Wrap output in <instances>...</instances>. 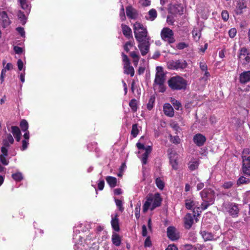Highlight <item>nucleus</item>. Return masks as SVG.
<instances>
[{"mask_svg": "<svg viewBox=\"0 0 250 250\" xmlns=\"http://www.w3.org/2000/svg\"><path fill=\"white\" fill-rule=\"evenodd\" d=\"M106 181L109 186L111 188H114L116 186L117 179L115 177L112 176H107Z\"/></svg>", "mask_w": 250, "mask_h": 250, "instance_id": "29", "label": "nucleus"}, {"mask_svg": "<svg viewBox=\"0 0 250 250\" xmlns=\"http://www.w3.org/2000/svg\"><path fill=\"white\" fill-rule=\"evenodd\" d=\"M144 136L141 137V138L139 140L140 142L136 144V146L139 149L145 150V152L143 154L142 157L141 158V161L143 165H146L147 163V160L148 159V155L152 151V146H148L146 147H145L144 144L143 143H141V142L144 139Z\"/></svg>", "mask_w": 250, "mask_h": 250, "instance_id": "7", "label": "nucleus"}, {"mask_svg": "<svg viewBox=\"0 0 250 250\" xmlns=\"http://www.w3.org/2000/svg\"><path fill=\"white\" fill-rule=\"evenodd\" d=\"M168 86L172 90H185L187 88V81L180 76L171 77L168 81Z\"/></svg>", "mask_w": 250, "mask_h": 250, "instance_id": "4", "label": "nucleus"}, {"mask_svg": "<svg viewBox=\"0 0 250 250\" xmlns=\"http://www.w3.org/2000/svg\"><path fill=\"white\" fill-rule=\"evenodd\" d=\"M149 40L147 39L143 42H138V46L142 56L146 55L149 52L150 46Z\"/></svg>", "mask_w": 250, "mask_h": 250, "instance_id": "15", "label": "nucleus"}, {"mask_svg": "<svg viewBox=\"0 0 250 250\" xmlns=\"http://www.w3.org/2000/svg\"><path fill=\"white\" fill-rule=\"evenodd\" d=\"M205 73L203 75V76L202 77V80L207 81L209 79V77H210V74L207 71H204Z\"/></svg>", "mask_w": 250, "mask_h": 250, "instance_id": "60", "label": "nucleus"}, {"mask_svg": "<svg viewBox=\"0 0 250 250\" xmlns=\"http://www.w3.org/2000/svg\"><path fill=\"white\" fill-rule=\"evenodd\" d=\"M200 68L202 71H206L208 70L207 65L204 62H200Z\"/></svg>", "mask_w": 250, "mask_h": 250, "instance_id": "56", "label": "nucleus"}, {"mask_svg": "<svg viewBox=\"0 0 250 250\" xmlns=\"http://www.w3.org/2000/svg\"><path fill=\"white\" fill-rule=\"evenodd\" d=\"M194 143L198 146H201L204 145L206 141V138L203 135L198 133L195 135L193 137Z\"/></svg>", "mask_w": 250, "mask_h": 250, "instance_id": "19", "label": "nucleus"}, {"mask_svg": "<svg viewBox=\"0 0 250 250\" xmlns=\"http://www.w3.org/2000/svg\"><path fill=\"white\" fill-rule=\"evenodd\" d=\"M200 194L202 200L200 208L205 210L213 204L215 197V192L211 188H205L200 192Z\"/></svg>", "mask_w": 250, "mask_h": 250, "instance_id": "3", "label": "nucleus"}, {"mask_svg": "<svg viewBox=\"0 0 250 250\" xmlns=\"http://www.w3.org/2000/svg\"><path fill=\"white\" fill-rule=\"evenodd\" d=\"M7 156L0 155V161L1 163L4 166H7L9 164V161L6 159Z\"/></svg>", "mask_w": 250, "mask_h": 250, "instance_id": "46", "label": "nucleus"}, {"mask_svg": "<svg viewBox=\"0 0 250 250\" xmlns=\"http://www.w3.org/2000/svg\"><path fill=\"white\" fill-rule=\"evenodd\" d=\"M133 46L132 43L130 42H127L124 45V49L128 52L129 51L130 47Z\"/></svg>", "mask_w": 250, "mask_h": 250, "instance_id": "55", "label": "nucleus"}, {"mask_svg": "<svg viewBox=\"0 0 250 250\" xmlns=\"http://www.w3.org/2000/svg\"><path fill=\"white\" fill-rule=\"evenodd\" d=\"M239 61L243 64L250 62V53L245 47H242L239 50L238 55Z\"/></svg>", "mask_w": 250, "mask_h": 250, "instance_id": "13", "label": "nucleus"}, {"mask_svg": "<svg viewBox=\"0 0 250 250\" xmlns=\"http://www.w3.org/2000/svg\"><path fill=\"white\" fill-rule=\"evenodd\" d=\"M239 81L241 83H246L250 81V71H245L240 74Z\"/></svg>", "mask_w": 250, "mask_h": 250, "instance_id": "22", "label": "nucleus"}, {"mask_svg": "<svg viewBox=\"0 0 250 250\" xmlns=\"http://www.w3.org/2000/svg\"><path fill=\"white\" fill-rule=\"evenodd\" d=\"M20 127L23 131L28 130V124L27 122L25 120H21L20 123Z\"/></svg>", "mask_w": 250, "mask_h": 250, "instance_id": "40", "label": "nucleus"}, {"mask_svg": "<svg viewBox=\"0 0 250 250\" xmlns=\"http://www.w3.org/2000/svg\"><path fill=\"white\" fill-rule=\"evenodd\" d=\"M122 28L123 34L127 38L130 37L132 34V31L130 28L124 24H122Z\"/></svg>", "mask_w": 250, "mask_h": 250, "instance_id": "27", "label": "nucleus"}, {"mask_svg": "<svg viewBox=\"0 0 250 250\" xmlns=\"http://www.w3.org/2000/svg\"><path fill=\"white\" fill-rule=\"evenodd\" d=\"M13 142L14 139L12 136L10 134H9L7 135L6 139L3 141V145L8 147Z\"/></svg>", "mask_w": 250, "mask_h": 250, "instance_id": "30", "label": "nucleus"}, {"mask_svg": "<svg viewBox=\"0 0 250 250\" xmlns=\"http://www.w3.org/2000/svg\"><path fill=\"white\" fill-rule=\"evenodd\" d=\"M139 133V129L137 124H134L132 125V129L131 131V134L132 136L135 138L136 137Z\"/></svg>", "mask_w": 250, "mask_h": 250, "instance_id": "39", "label": "nucleus"}, {"mask_svg": "<svg viewBox=\"0 0 250 250\" xmlns=\"http://www.w3.org/2000/svg\"><path fill=\"white\" fill-rule=\"evenodd\" d=\"M115 201L116 203V205L119 208V210L121 211H123L124 210V208H123L122 201L119 199H115Z\"/></svg>", "mask_w": 250, "mask_h": 250, "instance_id": "50", "label": "nucleus"}, {"mask_svg": "<svg viewBox=\"0 0 250 250\" xmlns=\"http://www.w3.org/2000/svg\"><path fill=\"white\" fill-rule=\"evenodd\" d=\"M170 137V141L175 144H179L180 142V139L179 137L177 136H172V135H169Z\"/></svg>", "mask_w": 250, "mask_h": 250, "instance_id": "44", "label": "nucleus"}, {"mask_svg": "<svg viewBox=\"0 0 250 250\" xmlns=\"http://www.w3.org/2000/svg\"><path fill=\"white\" fill-rule=\"evenodd\" d=\"M167 235L169 239L175 241L179 239V234L176 229L173 227H168L167 229Z\"/></svg>", "mask_w": 250, "mask_h": 250, "instance_id": "16", "label": "nucleus"}, {"mask_svg": "<svg viewBox=\"0 0 250 250\" xmlns=\"http://www.w3.org/2000/svg\"><path fill=\"white\" fill-rule=\"evenodd\" d=\"M222 209L227 211L232 217H236L239 212L237 205L234 203L224 202L222 205Z\"/></svg>", "mask_w": 250, "mask_h": 250, "instance_id": "9", "label": "nucleus"}, {"mask_svg": "<svg viewBox=\"0 0 250 250\" xmlns=\"http://www.w3.org/2000/svg\"><path fill=\"white\" fill-rule=\"evenodd\" d=\"M162 199L160 194L158 193L154 194H149L146 198V201L143 206V211L146 212L149 209L151 210L161 206Z\"/></svg>", "mask_w": 250, "mask_h": 250, "instance_id": "2", "label": "nucleus"}, {"mask_svg": "<svg viewBox=\"0 0 250 250\" xmlns=\"http://www.w3.org/2000/svg\"><path fill=\"white\" fill-rule=\"evenodd\" d=\"M232 185H233V183L231 182H230V181L227 182H225L223 184V187L224 188L229 189L232 187Z\"/></svg>", "mask_w": 250, "mask_h": 250, "instance_id": "59", "label": "nucleus"}, {"mask_svg": "<svg viewBox=\"0 0 250 250\" xmlns=\"http://www.w3.org/2000/svg\"><path fill=\"white\" fill-rule=\"evenodd\" d=\"M135 37L138 42H143L145 40L149 39L147 37L146 28L142 24L136 22L133 26Z\"/></svg>", "mask_w": 250, "mask_h": 250, "instance_id": "6", "label": "nucleus"}, {"mask_svg": "<svg viewBox=\"0 0 250 250\" xmlns=\"http://www.w3.org/2000/svg\"><path fill=\"white\" fill-rule=\"evenodd\" d=\"M104 180H101L98 184V189L100 190H103L104 188Z\"/></svg>", "mask_w": 250, "mask_h": 250, "instance_id": "62", "label": "nucleus"}, {"mask_svg": "<svg viewBox=\"0 0 250 250\" xmlns=\"http://www.w3.org/2000/svg\"><path fill=\"white\" fill-rule=\"evenodd\" d=\"M243 171L248 175H250V157L247 156L244 157L243 160Z\"/></svg>", "mask_w": 250, "mask_h": 250, "instance_id": "18", "label": "nucleus"}, {"mask_svg": "<svg viewBox=\"0 0 250 250\" xmlns=\"http://www.w3.org/2000/svg\"><path fill=\"white\" fill-rule=\"evenodd\" d=\"M8 148L7 146H3L1 148V151L2 154L1 155H3L5 156H7L8 155Z\"/></svg>", "mask_w": 250, "mask_h": 250, "instance_id": "54", "label": "nucleus"}, {"mask_svg": "<svg viewBox=\"0 0 250 250\" xmlns=\"http://www.w3.org/2000/svg\"><path fill=\"white\" fill-rule=\"evenodd\" d=\"M199 164L198 160L190 161L188 163V168L190 170H194L198 168Z\"/></svg>", "mask_w": 250, "mask_h": 250, "instance_id": "31", "label": "nucleus"}, {"mask_svg": "<svg viewBox=\"0 0 250 250\" xmlns=\"http://www.w3.org/2000/svg\"><path fill=\"white\" fill-rule=\"evenodd\" d=\"M237 31L235 28L230 29L229 31V34L230 38H234L236 34Z\"/></svg>", "mask_w": 250, "mask_h": 250, "instance_id": "52", "label": "nucleus"}, {"mask_svg": "<svg viewBox=\"0 0 250 250\" xmlns=\"http://www.w3.org/2000/svg\"><path fill=\"white\" fill-rule=\"evenodd\" d=\"M170 101L176 110L181 109L182 105L178 101L173 98H171Z\"/></svg>", "mask_w": 250, "mask_h": 250, "instance_id": "34", "label": "nucleus"}, {"mask_svg": "<svg viewBox=\"0 0 250 250\" xmlns=\"http://www.w3.org/2000/svg\"><path fill=\"white\" fill-rule=\"evenodd\" d=\"M157 15V13L156 10L152 9L148 12V18H147V19L152 21L156 18Z\"/></svg>", "mask_w": 250, "mask_h": 250, "instance_id": "35", "label": "nucleus"}, {"mask_svg": "<svg viewBox=\"0 0 250 250\" xmlns=\"http://www.w3.org/2000/svg\"><path fill=\"white\" fill-rule=\"evenodd\" d=\"M169 158L170 164L171 165L172 168L175 170H177L178 168V162L177 161L178 156L177 154L175 152L172 150L169 152Z\"/></svg>", "mask_w": 250, "mask_h": 250, "instance_id": "17", "label": "nucleus"}, {"mask_svg": "<svg viewBox=\"0 0 250 250\" xmlns=\"http://www.w3.org/2000/svg\"><path fill=\"white\" fill-rule=\"evenodd\" d=\"M16 30L19 32V33L22 36L24 37L25 35V32L24 31V29L21 27H18L16 28Z\"/></svg>", "mask_w": 250, "mask_h": 250, "instance_id": "64", "label": "nucleus"}, {"mask_svg": "<svg viewBox=\"0 0 250 250\" xmlns=\"http://www.w3.org/2000/svg\"><path fill=\"white\" fill-rule=\"evenodd\" d=\"M14 50L15 52L18 54H21L22 52V48L19 47L18 46H15L14 47Z\"/></svg>", "mask_w": 250, "mask_h": 250, "instance_id": "61", "label": "nucleus"}, {"mask_svg": "<svg viewBox=\"0 0 250 250\" xmlns=\"http://www.w3.org/2000/svg\"><path fill=\"white\" fill-rule=\"evenodd\" d=\"M18 19L20 20L22 24H24L26 22V17L24 13L21 10H19L17 13Z\"/></svg>", "mask_w": 250, "mask_h": 250, "instance_id": "33", "label": "nucleus"}, {"mask_svg": "<svg viewBox=\"0 0 250 250\" xmlns=\"http://www.w3.org/2000/svg\"><path fill=\"white\" fill-rule=\"evenodd\" d=\"M7 71V70L4 67H3V69H2L1 72V74H0L1 83H2L3 82L5 76V73Z\"/></svg>", "mask_w": 250, "mask_h": 250, "instance_id": "58", "label": "nucleus"}, {"mask_svg": "<svg viewBox=\"0 0 250 250\" xmlns=\"http://www.w3.org/2000/svg\"><path fill=\"white\" fill-rule=\"evenodd\" d=\"M185 206L188 209H192L195 213V209H196L197 215H199L203 210L200 208L201 205H200L198 202L195 201L193 198L186 199L185 200Z\"/></svg>", "mask_w": 250, "mask_h": 250, "instance_id": "11", "label": "nucleus"}, {"mask_svg": "<svg viewBox=\"0 0 250 250\" xmlns=\"http://www.w3.org/2000/svg\"><path fill=\"white\" fill-rule=\"evenodd\" d=\"M17 65L19 70L21 71L23 67V63L21 60L19 59L18 60Z\"/></svg>", "mask_w": 250, "mask_h": 250, "instance_id": "63", "label": "nucleus"}, {"mask_svg": "<svg viewBox=\"0 0 250 250\" xmlns=\"http://www.w3.org/2000/svg\"><path fill=\"white\" fill-rule=\"evenodd\" d=\"M201 234L205 241H210L213 239V235L210 232L201 231Z\"/></svg>", "mask_w": 250, "mask_h": 250, "instance_id": "28", "label": "nucleus"}, {"mask_svg": "<svg viewBox=\"0 0 250 250\" xmlns=\"http://www.w3.org/2000/svg\"><path fill=\"white\" fill-rule=\"evenodd\" d=\"M126 13L129 18L135 19L136 17L135 10L131 6H128L126 8Z\"/></svg>", "mask_w": 250, "mask_h": 250, "instance_id": "24", "label": "nucleus"}, {"mask_svg": "<svg viewBox=\"0 0 250 250\" xmlns=\"http://www.w3.org/2000/svg\"><path fill=\"white\" fill-rule=\"evenodd\" d=\"M123 62L125 73L130 75L132 77L134 74V70L132 66L130 65V61L127 56L124 53H122Z\"/></svg>", "mask_w": 250, "mask_h": 250, "instance_id": "12", "label": "nucleus"}, {"mask_svg": "<svg viewBox=\"0 0 250 250\" xmlns=\"http://www.w3.org/2000/svg\"><path fill=\"white\" fill-rule=\"evenodd\" d=\"M192 35L195 40H198L201 36V33L197 29H193Z\"/></svg>", "mask_w": 250, "mask_h": 250, "instance_id": "45", "label": "nucleus"}, {"mask_svg": "<svg viewBox=\"0 0 250 250\" xmlns=\"http://www.w3.org/2000/svg\"><path fill=\"white\" fill-rule=\"evenodd\" d=\"M120 17L121 21H123L125 20V14L124 8L123 5H122L121 9L120 12Z\"/></svg>", "mask_w": 250, "mask_h": 250, "instance_id": "51", "label": "nucleus"}, {"mask_svg": "<svg viewBox=\"0 0 250 250\" xmlns=\"http://www.w3.org/2000/svg\"><path fill=\"white\" fill-rule=\"evenodd\" d=\"M111 224L112 227L114 230H115L116 231H118L119 230L120 228L119 226V220L117 218V215H116L114 217H112Z\"/></svg>", "mask_w": 250, "mask_h": 250, "instance_id": "23", "label": "nucleus"}, {"mask_svg": "<svg viewBox=\"0 0 250 250\" xmlns=\"http://www.w3.org/2000/svg\"><path fill=\"white\" fill-rule=\"evenodd\" d=\"M112 241L116 246H119L121 243V239L119 235L117 233H113L112 235Z\"/></svg>", "mask_w": 250, "mask_h": 250, "instance_id": "25", "label": "nucleus"}, {"mask_svg": "<svg viewBox=\"0 0 250 250\" xmlns=\"http://www.w3.org/2000/svg\"><path fill=\"white\" fill-rule=\"evenodd\" d=\"M140 3L144 6H147L150 4V0H140Z\"/></svg>", "mask_w": 250, "mask_h": 250, "instance_id": "57", "label": "nucleus"}, {"mask_svg": "<svg viewBox=\"0 0 250 250\" xmlns=\"http://www.w3.org/2000/svg\"><path fill=\"white\" fill-rule=\"evenodd\" d=\"M80 229H76L74 230L75 234L73 235V240L75 243L74 249L75 250H98L97 246L94 248L89 247L88 244L86 243L85 240H83V236L80 234V230L82 231H86L83 226H89L86 223L83 224H80L79 225ZM77 227H79L78 226Z\"/></svg>", "mask_w": 250, "mask_h": 250, "instance_id": "1", "label": "nucleus"}, {"mask_svg": "<svg viewBox=\"0 0 250 250\" xmlns=\"http://www.w3.org/2000/svg\"><path fill=\"white\" fill-rule=\"evenodd\" d=\"M221 17H222V19L225 21H227L228 20L229 18V15L228 12L226 10L222 11V12L221 13Z\"/></svg>", "mask_w": 250, "mask_h": 250, "instance_id": "47", "label": "nucleus"}, {"mask_svg": "<svg viewBox=\"0 0 250 250\" xmlns=\"http://www.w3.org/2000/svg\"><path fill=\"white\" fill-rule=\"evenodd\" d=\"M246 6L244 3H239L235 10L237 14H241L243 13V9L246 8Z\"/></svg>", "mask_w": 250, "mask_h": 250, "instance_id": "41", "label": "nucleus"}, {"mask_svg": "<svg viewBox=\"0 0 250 250\" xmlns=\"http://www.w3.org/2000/svg\"><path fill=\"white\" fill-rule=\"evenodd\" d=\"M22 9L29 12L30 10V4L26 0H19Z\"/></svg>", "mask_w": 250, "mask_h": 250, "instance_id": "26", "label": "nucleus"}, {"mask_svg": "<svg viewBox=\"0 0 250 250\" xmlns=\"http://www.w3.org/2000/svg\"><path fill=\"white\" fill-rule=\"evenodd\" d=\"M9 14H12V12L10 10L7 11V13L3 10H0V26L3 28L8 27L12 23Z\"/></svg>", "mask_w": 250, "mask_h": 250, "instance_id": "10", "label": "nucleus"}, {"mask_svg": "<svg viewBox=\"0 0 250 250\" xmlns=\"http://www.w3.org/2000/svg\"><path fill=\"white\" fill-rule=\"evenodd\" d=\"M155 184L157 188L163 190L165 187V183L163 180L160 177H157L155 179Z\"/></svg>", "mask_w": 250, "mask_h": 250, "instance_id": "32", "label": "nucleus"}, {"mask_svg": "<svg viewBox=\"0 0 250 250\" xmlns=\"http://www.w3.org/2000/svg\"><path fill=\"white\" fill-rule=\"evenodd\" d=\"M163 110L166 116L170 117H172L174 116V110L170 104H165L163 106Z\"/></svg>", "mask_w": 250, "mask_h": 250, "instance_id": "21", "label": "nucleus"}, {"mask_svg": "<svg viewBox=\"0 0 250 250\" xmlns=\"http://www.w3.org/2000/svg\"><path fill=\"white\" fill-rule=\"evenodd\" d=\"M11 132L14 137L18 136H21V132L18 126H12L11 127Z\"/></svg>", "mask_w": 250, "mask_h": 250, "instance_id": "38", "label": "nucleus"}, {"mask_svg": "<svg viewBox=\"0 0 250 250\" xmlns=\"http://www.w3.org/2000/svg\"><path fill=\"white\" fill-rule=\"evenodd\" d=\"M137 103L136 100L132 99L129 103V106L133 112H135L137 110Z\"/></svg>", "mask_w": 250, "mask_h": 250, "instance_id": "36", "label": "nucleus"}, {"mask_svg": "<svg viewBox=\"0 0 250 250\" xmlns=\"http://www.w3.org/2000/svg\"><path fill=\"white\" fill-rule=\"evenodd\" d=\"M247 156L250 157V149L249 148L244 149L242 153V158L244 160V156Z\"/></svg>", "mask_w": 250, "mask_h": 250, "instance_id": "53", "label": "nucleus"}, {"mask_svg": "<svg viewBox=\"0 0 250 250\" xmlns=\"http://www.w3.org/2000/svg\"><path fill=\"white\" fill-rule=\"evenodd\" d=\"M249 183H250V179L247 178L244 176L240 177L237 181V184L238 185Z\"/></svg>", "mask_w": 250, "mask_h": 250, "instance_id": "37", "label": "nucleus"}, {"mask_svg": "<svg viewBox=\"0 0 250 250\" xmlns=\"http://www.w3.org/2000/svg\"><path fill=\"white\" fill-rule=\"evenodd\" d=\"M155 101V97L154 96H151L148 101V103L147 104V108L148 110H150L153 107L154 103Z\"/></svg>", "mask_w": 250, "mask_h": 250, "instance_id": "42", "label": "nucleus"}, {"mask_svg": "<svg viewBox=\"0 0 250 250\" xmlns=\"http://www.w3.org/2000/svg\"><path fill=\"white\" fill-rule=\"evenodd\" d=\"M195 216V214L193 216L192 214L190 213H188L184 217V223L186 229H189L191 227L194 222L193 217Z\"/></svg>", "mask_w": 250, "mask_h": 250, "instance_id": "20", "label": "nucleus"}, {"mask_svg": "<svg viewBox=\"0 0 250 250\" xmlns=\"http://www.w3.org/2000/svg\"><path fill=\"white\" fill-rule=\"evenodd\" d=\"M161 39L169 44L173 43L175 42L173 31L168 27H164L161 32Z\"/></svg>", "mask_w": 250, "mask_h": 250, "instance_id": "8", "label": "nucleus"}, {"mask_svg": "<svg viewBox=\"0 0 250 250\" xmlns=\"http://www.w3.org/2000/svg\"><path fill=\"white\" fill-rule=\"evenodd\" d=\"M187 66V63L185 61H181L176 60L175 61H171L168 63V67L170 69L177 70L185 68Z\"/></svg>", "mask_w": 250, "mask_h": 250, "instance_id": "14", "label": "nucleus"}, {"mask_svg": "<svg viewBox=\"0 0 250 250\" xmlns=\"http://www.w3.org/2000/svg\"><path fill=\"white\" fill-rule=\"evenodd\" d=\"M141 203H138L135 209V215L136 218L138 219L140 217V211Z\"/></svg>", "mask_w": 250, "mask_h": 250, "instance_id": "48", "label": "nucleus"}, {"mask_svg": "<svg viewBox=\"0 0 250 250\" xmlns=\"http://www.w3.org/2000/svg\"><path fill=\"white\" fill-rule=\"evenodd\" d=\"M165 81V74L163 68L161 66L156 67V73L155 75L154 88L159 92H163L165 91L164 83Z\"/></svg>", "mask_w": 250, "mask_h": 250, "instance_id": "5", "label": "nucleus"}, {"mask_svg": "<svg viewBox=\"0 0 250 250\" xmlns=\"http://www.w3.org/2000/svg\"><path fill=\"white\" fill-rule=\"evenodd\" d=\"M12 178L17 182L21 181L22 179V175L21 172H17L12 175Z\"/></svg>", "mask_w": 250, "mask_h": 250, "instance_id": "43", "label": "nucleus"}, {"mask_svg": "<svg viewBox=\"0 0 250 250\" xmlns=\"http://www.w3.org/2000/svg\"><path fill=\"white\" fill-rule=\"evenodd\" d=\"M188 47V44L184 42L178 43L176 45V48L178 49L182 50Z\"/></svg>", "mask_w": 250, "mask_h": 250, "instance_id": "49", "label": "nucleus"}]
</instances>
